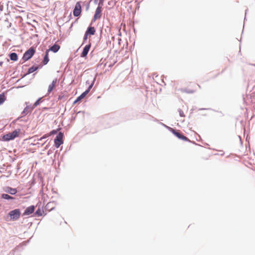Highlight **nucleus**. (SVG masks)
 <instances>
[{"label":"nucleus","mask_w":255,"mask_h":255,"mask_svg":"<svg viewBox=\"0 0 255 255\" xmlns=\"http://www.w3.org/2000/svg\"><path fill=\"white\" fill-rule=\"evenodd\" d=\"M20 132V129H17L2 136V139L3 141H9L12 140L15 137L18 136Z\"/></svg>","instance_id":"obj_1"},{"label":"nucleus","mask_w":255,"mask_h":255,"mask_svg":"<svg viewBox=\"0 0 255 255\" xmlns=\"http://www.w3.org/2000/svg\"><path fill=\"white\" fill-rule=\"evenodd\" d=\"M63 134L60 132L57 135L56 138L54 139L55 146L56 148H58L61 144L63 143Z\"/></svg>","instance_id":"obj_2"},{"label":"nucleus","mask_w":255,"mask_h":255,"mask_svg":"<svg viewBox=\"0 0 255 255\" xmlns=\"http://www.w3.org/2000/svg\"><path fill=\"white\" fill-rule=\"evenodd\" d=\"M171 132L174 134L176 136H177L178 138L186 141H190L189 139L186 136H184L182 134H181L180 132L176 130L175 129L170 128Z\"/></svg>","instance_id":"obj_3"},{"label":"nucleus","mask_w":255,"mask_h":255,"mask_svg":"<svg viewBox=\"0 0 255 255\" xmlns=\"http://www.w3.org/2000/svg\"><path fill=\"white\" fill-rule=\"evenodd\" d=\"M8 214L11 220H16L19 218L20 216V211L19 209H17L11 211Z\"/></svg>","instance_id":"obj_4"},{"label":"nucleus","mask_w":255,"mask_h":255,"mask_svg":"<svg viewBox=\"0 0 255 255\" xmlns=\"http://www.w3.org/2000/svg\"><path fill=\"white\" fill-rule=\"evenodd\" d=\"M35 53V50L33 48H29L27 50L23 56V59L24 61H27L32 57Z\"/></svg>","instance_id":"obj_5"},{"label":"nucleus","mask_w":255,"mask_h":255,"mask_svg":"<svg viewBox=\"0 0 255 255\" xmlns=\"http://www.w3.org/2000/svg\"><path fill=\"white\" fill-rule=\"evenodd\" d=\"M82 11V7L80 3V2H77L75 6L74 10H73V15L75 16H78L81 14Z\"/></svg>","instance_id":"obj_6"},{"label":"nucleus","mask_w":255,"mask_h":255,"mask_svg":"<svg viewBox=\"0 0 255 255\" xmlns=\"http://www.w3.org/2000/svg\"><path fill=\"white\" fill-rule=\"evenodd\" d=\"M102 16V6L98 5L96 9L95 13L93 17V20L95 21L98 19H100Z\"/></svg>","instance_id":"obj_7"},{"label":"nucleus","mask_w":255,"mask_h":255,"mask_svg":"<svg viewBox=\"0 0 255 255\" xmlns=\"http://www.w3.org/2000/svg\"><path fill=\"white\" fill-rule=\"evenodd\" d=\"M34 210H35V207L33 205L27 207L25 209L24 212L23 213V216L29 215L31 214H32V213H33V212L34 211Z\"/></svg>","instance_id":"obj_8"},{"label":"nucleus","mask_w":255,"mask_h":255,"mask_svg":"<svg viewBox=\"0 0 255 255\" xmlns=\"http://www.w3.org/2000/svg\"><path fill=\"white\" fill-rule=\"evenodd\" d=\"M57 82L58 81L57 79H55L53 80L52 83L50 84L48 86V93H50L53 91V90L56 87V85H57Z\"/></svg>","instance_id":"obj_9"},{"label":"nucleus","mask_w":255,"mask_h":255,"mask_svg":"<svg viewBox=\"0 0 255 255\" xmlns=\"http://www.w3.org/2000/svg\"><path fill=\"white\" fill-rule=\"evenodd\" d=\"M90 47H91L90 43L88 45H86L83 49V50L82 51L81 56L82 57H86L89 51Z\"/></svg>","instance_id":"obj_10"},{"label":"nucleus","mask_w":255,"mask_h":255,"mask_svg":"<svg viewBox=\"0 0 255 255\" xmlns=\"http://www.w3.org/2000/svg\"><path fill=\"white\" fill-rule=\"evenodd\" d=\"M60 46L57 44H54L52 46H51L48 50L49 51H52L53 52H57L60 49Z\"/></svg>","instance_id":"obj_11"},{"label":"nucleus","mask_w":255,"mask_h":255,"mask_svg":"<svg viewBox=\"0 0 255 255\" xmlns=\"http://www.w3.org/2000/svg\"><path fill=\"white\" fill-rule=\"evenodd\" d=\"M96 32V30L94 27H89L87 30V34L94 35Z\"/></svg>","instance_id":"obj_12"},{"label":"nucleus","mask_w":255,"mask_h":255,"mask_svg":"<svg viewBox=\"0 0 255 255\" xmlns=\"http://www.w3.org/2000/svg\"><path fill=\"white\" fill-rule=\"evenodd\" d=\"M49 50H47L45 53V55L44 56L43 63L44 65L46 64L48 61H49V58H48V53H49Z\"/></svg>","instance_id":"obj_13"},{"label":"nucleus","mask_w":255,"mask_h":255,"mask_svg":"<svg viewBox=\"0 0 255 255\" xmlns=\"http://www.w3.org/2000/svg\"><path fill=\"white\" fill-rule=\"evenodd\" d=\"M6 191L11 195H14L17 192V190L15 188H12L11 187L7 188V189Z\"/></svg>","instance_id":"obj_14"},{"label":"nucleus","mask_w":255,"mask_h":255,"mask_svg":"<svg viewBox=\"0 0 255 255\" xmlns=\"http://www.w3.org/2000/svg\"><path fill=\"white\" fill-rule=\"evenodd\" d=\"M94 82L89 86V88L87 90H86L84 92H83L82 95L84 97V98L89 93L91 89L92 88L93 86Z\"/></svg>","instance_id":"obj_15"},{"label":"nucleus","mask_w":255,"mask_h":255,"mask_svg":"<svg viewBox=\"0 0 255 255\" xmlns=\"http://www.w3.org/2000/svg\"><path fill=\"white\" fill-rule=\"evenodd\" d=\"M33 108H32V107L26 106L24 108V109L23 111V113L27 114V113L31 112L33 110Z\"/></svg>","instance_id":"obj_16"},{"label":"nucleus","mask_w":255,"mask_h":255,"mask_svg":"<svg viewBox=\"0 0 255 255\" xmlns=\"http://www.w3.org/2000/svg\"><path fill=\"white\" fill-rule=\"evenodd\" d=\"M44 211L42 209L38 208L35 212V214L37 216H41L44 213Z\"/></svg>","instance_id":"obj_17"},{"label":"nucleus","mask_w":255,"mask_h":255,"mask_svg":"<svg viewBox=\"0 0 255 255\" xmlns=\"http://www.w3.org/2000/svg\"><path fill=\"white\" fill-rule=\"evenodd\" d=\"M11 60L15 61L17 60V55L15 53H12L9 56Z\"/></svg>","instance_id":"obj_18"},{"label":"nucleus","mask_w":255,"mask_h":255,"mask_svg":"<svg viewBox=\"0 0 255 255\" xmlns=\"http://www.w3.org/2000/svg\"><path fill=\"white\" fill-rule=\"evenodd\" d=\"M191 87H192V89H189L187 91V92L189 93H193L195 92L196 91V85L195 84H191Z\"/></svg>","instance_id":"obj_19"},{"label":"nucleus","mask_w":255,"mask_h":255,"mask_svg":"<svg viewBox=\"0 0 255 255\" xmlns=\"http://www.w3.org/2000/svg\"><path fill=\"white\" fill-rule=\"evenodd\" d=\"M6 100L4 93L0 94V105H1Z\"/></svg>","instance_id":"obj_20"},{"label":"nucleus","mask_w":255,"mask_h":255,"mask_svg":"<svg viewBox=\"0 0 255 255\" xmlns=\"http://www.w3.org/2000/svg\"><path fill=\"white\" fill-rule=\"evenodd\" d=\"M38 67H37V66H33L31 67L28 69V73L30 74V73H33V72L36 71L37 69H38Z\"/></svg>","instance_id":"obj_21"},{"label":"nucleus","mask_w":255,"mask_h":255,"mask_svg":"<svg viewBox=\"0 0 255 255\" xmlns=\"http://www.w3.org/2000/svg\"><path fill=\"white\" fill-rule=\"evenodd\" d=\"M1 197L3 198V199H13L14 198L9 196V195L8 194H3L1 195Z\"/></svg>","instance_id":"obj_22"},{"label":"nucleus","mask_w":255,"mask_h":255,"mask_svg":"<svg viewBox=\"0 0 255 255\" xmlns=\"http://www.w3.org/2000/svg\"><path fill=\"white\" fill-rule=\"evenodd\" d=\"M178 112H179V115H180V117H185L184 113V112L183 111V110L182 109H178Z\"/></svg>","instance_id":"obj_23"},{"label":"nucleus","mask_w":255,"mask_h":255,"mask_svg":"<svg viewBox=\"0 0 255 255\" xmlns=\"http://www.w3.org/2000/svg\"><path fill=\"white\" fill-rule=\"evenodd\" d=\"M84 98V97L82 96V95L81 94L80 96H79L77 99L75 101V102H74V104H75L77 102H78L79 101H80V100H81L82 99Z\"/></svg>","instance_id":"obj_24"},{"label":"nucleus","mask_w":255,"mask_h":255,"mask_svg":"<svg viewBox=\"0 0 255 255\" xmlns=\"http://www.w3.org/2000/svg\"><path fill=\"white\" fill-rule=\"evenodd\" d=\"M58 129H57V130H52V131H51L49 133H48L49 134V136L51 135H53V134H55L56 133H57V131H58Z\"/></svg>","instance_id":"obj_25"},{"label":"nucleus","mask_w":255,"mask_h":255,"mask_svg":"<svg viewBox=\"0 0 255 255\" xmlns=\"http://www.w3.org/2000/svg\"><path fill=\"white\" fill-rule=\"evenodd\" d=\"M104 1V0H95V1L96 2L99 1V5H101V6L103 5Z\"/></svg>","instance_id":"obj_26"},{"label":"nucleus","mask_w":255,"mask_h":255,"mask_svg":"<svg viewBox=\"0 0 255 255\" xmlns=\"http://www.w3.org/2000/svg\"><path fill=\"white\" fill-rule=\"evenodd\" d=\"M39 101H40V99H38L35 102V103L33 104V107H32V108H33V109L35 108L37 105H38L39 104Z\"/></svg>","instance_id":"obj_27"},{"label":"nucleus","mask_w":255,"mask_h":255,"mask_svg":"<svg viewBox=\"0 0 255 255\" xmlns=\"http://www.w3.org/2000/svg\"><path fill=\"white\" fill-rule=\"evenodd\" d=\"M48 136H49V134L48 133V134H45L43 136L40 137L38 140H41L42 139L46 138L48 137Z\"/></svg>","instance_id":"obj_28"},{"label":"nucleus","mask_w":255,"mask_h":255,"mask_svg":"<svg viewBox=\"0 0 255 255\" xmlns=\"http://www.w3.org/2000/svg\"><path fill=\"white\" fill-rule=\"evenodd\" d=\"M88 35L89 34H87V32H86L84 38V40H86L87 39Z\"/></svg>","instance_id":"obj_29"}]
</instances>
